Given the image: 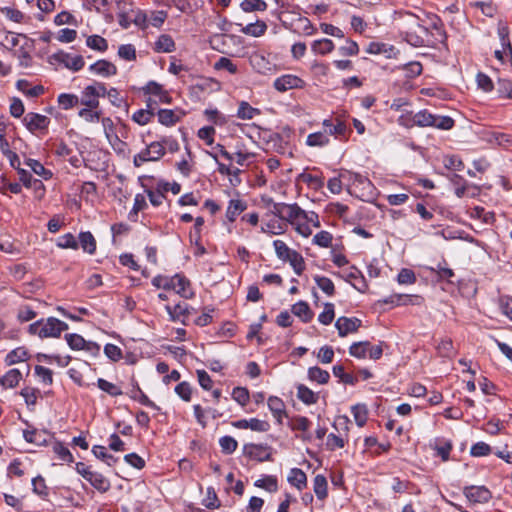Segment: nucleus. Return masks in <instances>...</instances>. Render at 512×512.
<instances>
[{
    "label": "nucleus",
    "instance_id": "obj_31",
    "mask_svg": "<svg viewBox=\"0 0 512 512\" xmlns=\"http://www.w3.org/2000/svg\"><path fill=\"white\" fill-rule=\"evenodd\" d=\"M351 413L359 427H363L368 419V408L366 404L358 403L351 407Z\"/></svg>",
    "mask_w": 512,
    "mask_h": 512
},
{
    "label": "nucleus",
    "instance_id": "obj_34",
    "mask_svg": "<svg viewBox=\"0 0 512 512\" xmlns=\"http://www.w3.org/2000/svg\"><path fill=\"white\" fill-rule=\"evenodd\" d=\"M79 243L85 252L89 254L95 253L96 240L90 231L80 232Z\"/></svg>",
    "mask_w": 512,
    "mask_h": 512
},
{
    "label": "nucleus",
    "instance_id": "obj_26",
    "mask_svg": "<svg viewBox=\"0 0 512 512\" xmlns=\"http://www.w3.org/2000/svg\"><path fill=\"white\" fill-rule=\"evenodd\" d=\"M88 482L101 493L107 492L111 487L110 481L98 472H93Z\"/></svg>",
    "mask_w": 512,
    "mask_h": 512
},
{
    "label": "nucleus",
    "instance_id": "obj_6",
    "mask_svg": "<svg viewBox=\"0 0 512 512\" xmlns=\"http://www.w3.org/2000/svg\"><path fill=\"white\" fill-rule=\"evenodd\" d=\"M306 85L300 77L292 74H285L275 79L273 87L279 92H286L290 89H302Z\"/></svg>",
    "mask_w": 512,
    "mask_h": 512
},
{
    "label": "nucleus",
    "instance_id": "obj_64",
    "mask_svg": "<svg viewBox=\"0 0 512 512\" xmlns=\"http://www.w3.org/2000/svg\"><path fill=\"white\" fill-rule=\"evenodd\" d=\"M333 240V236L328 231H320L313 237V243L322 247L328 248L331 246Z\"/></svg>",
    "mask_w": 512,
    "mask_h": 512
},
{
    "label": "nucleus",
    "instance_id": "obj_35",
    "mask_svg": "<svg viewBox=\"0 0 512 512\" xmlns=\"http://www.w3.org/2000/svg\"><path fill=\"white\" fill-rule=\"evenodd\" d=\"M411 298H412V296H410V295L395 294V295L386 297L384 299L378 300L377 304H379V305L387 304V305H390L391 307L398 306V305H407L408 303H412Z\"/></svg>",
    "mask_w": 512,
    "mask_h": 512
},
{
    "label": "nucleus",
    "instance_id": "obj_51",
    "mask_svg": "<svg viewBox=\"0 0 512 512\" xmlns=\"http://www.w3.org/2000/svg\"><path fill=\"white\" fill-rule=\"evenodd\" d=\"M312 49L321 55L328 54L333 51L334 43L328 38L316 40L312 44Z\"/></svg>",
    "mask_w": 512,
    "mask_h": 512
},
{
    "label": "nucleus",
    "instance_id": "obj_62",
    "mask_svg": "<svg viewBox=\"0 0 512 512\" xmlns=\"http://www.w3.org/2000/svg\"><path fill=\"white\" fill-rule=\"evenodd\" d=\"M78 242L72 233H66L58 238L57 246L62 249H77Z\"/></svg>",
    "mask_w": 512,
    "mask_h": 512
},
{
    "label": "nucleus",
    "instance_id": "obj_58",
    "mask_svg": "<svg viewBox=\"0 0 512 512\" xmlns=\"http://www.w3.org/2000/svg\"><path fill=\"white\" fill-rule=\"evenodd\" d=\"M334 316V304L327 302L324 304V310L318 316V321L323 325H329L332 323Z\"/></svg>",
    "mask_w": 512,
    "mask_h": 512
},
{
    "label": "nucleus",
    "instance_id": "obj_57",
    "mask_svg": "<svg viewBox=\"0 0 512 512\" xmlns=\"http://www.w3.org/2000/svg\"><path fill=\"white\" fill-rule=\"evenodd\" d=\"M65 340L67 341L70 349L79 351L85 347L86 340L77 333H70L65 335Z\"/></svg>",
    "mask_w": 512,
    "mask_h": 512
},
{
    "label": "nucleus",
    "instance_id": "obj_36",
    "mask_svg": "<svg viewBox=\"0 0 512 512\" xmlns=\"http://www.w3.org/2000/svg\"><path fill=\"white\" fill-rule=\"evenodd\" d=\"M448 179L455 186V195L458 198L464 197L468 186L467 181L461 175L456 173L449 175Z\"/></svg>",
    "mask_w": 512,
    "mask_h": 512
},
{
    "label": "nucleus",
    "instance_id": "obj_56",
    "mask_svg": "<svg viewBox=\"0 0 512 512\" xmlns=\"http://www.w3.org/2000/svg\"><path fill=\"white\" fill-rule=\"evenodd\" d=\"M401 69L405 72L406 78H415L422 73L423 67L419 61H411L404 64Z\"/></svg>",
    "mask_w": 512,
    "mask_h": 512
},
{
    "label": "nucleus",
    "instance_id": "obj_22",
    "mask_svg": "<svg viewBox=\"0 0 512 512\" xmlns=\"http://www.w3.org/2000/svg\"><path fill=\"white\" fill-rule=\"evenodd\" d=\"M252 67L261 74H267L272 70L271 63L259 53H255L250 57Z\"/></svg>",
    "mask_w": 512,
    "mask_h": 512
},
{
    "label": "nucleus",
    "instance_id": "obj_30",
    "mask_svg": "<svg viewBox=\"0 0 512 512\" xmlns=\"http://www.w3.org/2000/svg\"><path fill=\"white\" fill-rule=\"evenodd\" d=\"M130 397L131 399L138 401L140 404L146 407L157 411L160 410V407L149 399V397L141 390L138 384H136L135 389L131 391Z\"/></svg>",
    "mask_w": 512,
    "mask_h": 512
},
{
    "label": "nucleus",
    "instance_id": "obj_49",
    "mask_svg": "<svg viewBox=\"0 0 512 512\" xmlns=\"http://www.w3.org/2000/svg\"><path fill=\"white\" fill-rule=\"evenodd\" d=\"M221 451L225 455H231L238 447V442L232 436H223L219 439Z\"/></svg>",
    "mask_w": 512,
    "mask_h": 512
},
{
    "label": "nucleus",
    "instance_id": "obj_54",
    "mask_svg": "<svg viewBox=\"0 0 512 512\" xmlns=\"http://www.w3.org/2000/svg\"><path fill=\"white\" fill-rule=\"evenodd\" d=\"M314 281L317 286L328 296H332L335 293V286L332 280L325 276L316 275Z\"/></svg>",
    "mask_w": 512,
    "mask_h": 512
},
{
    "label": "nucleus",
    "instance_id": "obj_52",
    "mask_svg": "<svg viewBox=\"0 0 512 512\" xmlns=\"http://www.w3.org/2000/svg\"><path fill=\"white\" fill-rule=\"evenodd\" d=\"M143 150H148V157L151 158L150 161H158L165 155V149L158 141L151 142Z\"/></svg>",
    "mask_w": 512,
    "mask_h": 512
},
{
    "label": "nucleus",
    "instance_id": "obj_45",
    "mask_svg": "<svg viewBox=\"0 0 512 512\" xmlns=\"http://www.w3.org/2000/svg\"><path fill=\"white\" fill-rule=\"evenodd\" d=\"M86 45L93 50L105 52L108 49V42L100 35H91L86 40Z\"/></svg>",
    "mask_w": 512,
    "mask_h": 512
},
{
    "label": "nucleus",
    "instance_id": "obj_38",
    "mask_svg": "<svg viewBox=\"0 0 512 512\" xmlns=\"http://www.w3.org/2000/svg\"><path fill=\"white\" fill-rule=\"evenodd\" d=\"M52 450L62 461H65L67 463H71L74 461L73 455L61 441L55 440L52 445Z\"/></svg>",
    "mask_w": 512,
    "mask_h": 512
},
{
    "label": "nucleus",
    "instance_id": "obj_43",
    "mask_svg": "<svg viewBox=\"0 0 512 512\" xmlns=\"http://www.w3.org/2000/svg\"><path fill=\"white\" fill-rule=\"evenodd\" d=\"M332 372L335 377L339 378L340 382L348 385H355L358 381L357 377L350 373H346L342 365H334Z\"/></svg>",
    "mask_w": 512,
    "mask_h": 512
},
{
    "label": "nucleus",
    "instance_id": "obj_19",
    "mask_svg": "<svg viewBox=\"0 0 512 512\" xmlns=\"http://www.w3.org/2000/svg\"><path fill=\"white\" fill-rule=\"evenodd\" d=\"M45 435L52 436L48 431H38L37 429L33 430H24L23 437L24 439L36 445H47V439L44 437Z\"/></svg>",
    "mask_w": 512,
    "mask_h": 512
},
{
    "label": "nucleus",
    "instance_id": "obj_55",
    "mask_svg": "<svg viewBox=\"0 0 512 512\" xmlns=\"http://www.w3.org/2000/svg\"><path fill=\"white\" fill-rule=\"evenodd\" d=\"M202 504L207 509H217L221 506L217 493L213 487H208L206 497L202 500Z\"/></svg>",
    "mask_w": 512,
    "mask_h": 512
},
{
    "label": "nucleus",
    "instance_id": "obj_53",
    "mask_svg": "<svg viewBox=\"0 0 512 512\" xmlns=\"http://www.w3.org/2000/svg\"><path fill=\"white\" fill-rule=\"evenodd\" d=\"M97 386L99 389L106 392L107 394H109L112 397L120 396L123 394L120 387H118L117 385H115L103 378H99L97 380Z\"/></svg>",
    "mask_w": 512,
    "mask_h": 512
},
{
    "label": "nucleus",
    "instance_id": "obj_11",
    "mask_svg": "<svg viewBox=\"0 0 512 512\" xmlns=\"http://www.w3.org/2000/svg\"><path fill=\"white\" fill-rule=\"evenodd\" d=\"M89 70L103 77H110L117 74V67L108 60L101 59L89 66Z\"/></svg>",
    "mask_w": 512,
    "mask_h": 512
},
{
    "label": "nucleus",
    "instance_id": "obj_37",
    "mask_svg": "<svg viewBox=\"0 0 512 512\" xmlns=\"http://www.w3.org/2000/svg\"><path fill=\"white\" fill-rule=\"evenodd\" d=\"M329 142H330V139H329L327 133H325V131L310 133L306 139V144L311 147H316V146L323 147V146L328 145Z\"/></svg>",
    "mask_w": 512,
    "mask_h": 512
},
{
    "label": "nucleus",
    "instance_id": "obj_40",
    "mask_svg": "<svg viewBox=\"0 0 512 512\" xmlns=\"http://www.w3.org/2000/svg\"><path fill=\"white\" fill-rule=\"evenodd\" d=\"M81 104L90 108V109H97L99 106V100L94 95V90L90 89L89 86L85 87L82 91V96L80 100Z\"/></svg>",
    "mask_w": 512,
    "mask_h": 512
},
{
    "label": "nucleus",
    "instance_id": "obj_23",
    "mask_svg": "<svg viewBox=\"0 0 512 512\" xmlns=\"http://www.w3.org/2000/svg\"><path fill=\"white\" fill-rule=\"evenodd\" d=\"M313 490L319 500H323L328 495V483L324 475L318 474L314 477Z\"/></svg>",
    "mask_w": 512,
    "mask_h": 512
},
{
    "label": "nucleus",
    "instance_id": "obj_44",
    "mask_svg": "<svg viewBox=\"0 0 512 512\" xmlns=\"http://www.w3.org/2000/svg\"><path fill=\"white\" fill-rule=\"evenodd\" d=\"M267 6L268 5L264 0H243L240 3V8L246 13L254 11H265Z\"/></svg>",
    "mask_w": 512,
    "mask_h": 512
},
{
    "label": "nucleus",
    "instance_id": "obj_32",
    "mask_svg": "<svg viewBox=\"0 0 512 512\" xmlns=\"http://www.w3.org/2000/svg\"><path fill=\"white\" fill-rule=\"evenodd\" d=\"M267 25L262 20H257L255 23H250L241 28V32L253 37H260L265 34Z\"/></svg>",
    "mask_w": 512,
    "mask_h": 512
},
{
    "label": "nucleus",
    "instance_id": "obj_61",
    "mask_svg": "<svg viewBox=\"0 0 512 512\" xmlns=\"http://www.w3.org/2000/svg\"><path fill=\"white\" fill-rule=\"evenodd\" d=\"M154 117V112L145 109H139L132 115V120L137 124L144 126L151 122Z\"/></svg>",
    "mask_w": 512,
    "mask_h": 512
},
{
    "label": "nucleus",
    "instance_id": "obj_25",
    "mask_svg": "<svg viewBox=\"0 0 512 512\" xmlns=\"http://www.w3.org/2000/svg\"><path fill=\"white\" fill-rule=\"evenodd\" d=\"M297 398L306 405H312L318 401V395L304 384L297 385Z\"/></svg>",
    "mask_w": 512,
    "mask_h": 512
},
{
    "label": "nucleus",
    "instance_id": "obj_10",
    "mask_svg": "<svg viewBox=\"0 0 512 512\" xmlns=\"http://www.w3.org/2000/svg\"><path fill=\"white\" fill-rule=\"evenodd\" d=\"M174 287L172 289L181 297L185 299H191L194 297V292L191 289L190 280L181 273L173 275Z\"/></svg>",
    "mask_w": 512,
    "mask_h": 512
},
{
    "label": "nucleus",
    "instance_id": "obj_48",
    "mask_svg": "<svg viewBox=\"0 0 512 512\" xmlns=\"http://www.w3.org/2000/svg\"><path fill=\"white\" fill-rule=\"evenodd\" d=\"M297 182L302 181L312 186L314 189H320L324 186V181L322 177L317 175L307 174L305 172L300 173L296 179Z\"/></svg>",
    "mask_w": 512,
    "mask_h": 512
},
{
    "label": "nucleus",
    "instance_id": "obj_14",
    "mask_svg": "<svg viewBox=\"0 0 512 512\" xmlns=\"http://www.w3.org/2000/svg\"><path fill=\"white\" fill-rule=\"evenodd\" d=\"M267 405L273 416L279 424L282 423V417L286 416L285 404L283 400L277 396H270Z\"/></svg>",
    "mask_w": 512,
    "mask_h": 512
},
{
    "label": "nucleus",
    "instance_id": "obj_50",
    "mask_svg": "<svg viewBox=\"0 0 512 512\" xmlns=\"http://www.w3.org/2000/svg\"><path fill=\"white\" fill-rule=\"evenodd\" d=\"M57 101L63 110H69L79 103V98L75 94L62 93L58 96Z\"/></svg>",
    "mask_w": 512,
    "mask_h": 512
},
{
    "label": "nucleus",
    "instance_id": "obj_24",
    "mask_svg": "<svg viewBox=\"0 0 512 512\" xmlns=\"http://www.w3.org/2000/svg\"><path fill=\"white\" fill-rule=\"evenodd\" d=\"M154 50L156 52L169 53L175 50V42L168 34H162L155 42Z\"/></svg>",
    "mask_w": 512,
    "mask_h": 512
},
{
    "label": "nucleus",
    "instance_id": "obj_20",
    "mask_svg": "<svg viewBox=\"0 0 512 512\" xmlns=\"http://www.w3.org/2000/svg\"><path fill=\"white\" fill-rule=\"evenodd\" d=\"M22 379L21 372L16 369H10L0 378V385L3 388H14L18 385L19 381Z\"/></svg>",
    "mask_w": 512,
    "mask_h": 512
},
{
    "label": "nucleus",
    "instance_id": "obj_8",
    "mask_svg": "<svg viewBox=\"0 0 512 512\" xmlns=\"http://www.w3.org/2000/svg\"><path fill=\"white\" fill-rule=\"evenodd\" d=\"M400 34L412 28L419 27L420 18L408 11L397 12L394 18Z\"/></svg>",
    "mask_w": 512,
    "mask_h": 512
},
{
    "label": "nucleus",
    "instance_id": "obj_63",
    "mask_svg": "<svg viewBox=\"0 0 512 512\" xmlns=\"http://www.w3.org/2000/svg\"><path fill=\"white\" fill-rule=\"evenodd\" d=\"M491 452H492L491 446L489 444L485 443V442H482V441L473 444L471 449H470V454L473 457L487 456Z\"/></svg>",
    "mask_w": 512,
    "mask_h": 512
},
{
    "label": "nucleus",
    "instance_id": "obj_46",
    "mask_svg": "<svg viewBox=\"0 0 512 512\" xmlns=\"http://www.w3.org/2000/svg\"><path fill=\"white\" fill-rule=\"evenodd\" d=\"M368 347H370L369 341L354 342L349 347V354L355 358L363 359L366 357Z\"/></svg>",
    "mask_w": 512,
    "mask_h": 512
},
{
    "label": "nucleus",
    "instance_id": "obj_16",
    "mask_svg": "<svg viewBox=\"0 0 512 512\" xmlns=\"http://www.w3.org/2000/svg\"><path fill=\"white\" fill-rule=\"evenodd\" d=\"M287 480L299 491L303 490L307 486V476L305 472L300 468H292L289 472Z\"/></svg>",
    "mask_w": 512,
    "mask_h": 512
},
{
    "label": "nucleus",
    "instance_id": "obj_60",
    "mask_svg": "<svg viewBox=\"0 0 512 512\" xmlns=\"http://www.w3.org/2000/svg\"><path fill=\"white\" fill-rule=\"evenodd\" d=\"M267 144H272V147L276 152L284 154L288 142L284 141L283 137L279 133H273L270 135Z\"/></svg>",
    "mask_w": 512,
    "mask_h": 512
},
{
    "label": "nucleus",
    "instance_id": "obj_1",
    "mask_svg": "<svg viewBox=\"0 0 512 512\" xmlns=\"http://www.w3.org/2000/svg\"><path fill=\"white\" fill-rule=\"evenodd\" d=\"M69 326L66 322L56 318L48 317L46 319L41 318L28 326V333L30 335L38 336L41 339L44 338H59L61 333L68 330Z\"/></svg>",
    "mask_w": 512,
    "mask_h": 512
},
{
    "label": "nucleus",
    "instance_id": "obj_33",
    "mask_svg": "<svg viewBox=\"0 0 512 512\" xmlns=\"http://www.w3.org/2000/svg\"><path fill=\"white\" fill-rule=\"evenodd\" d=\"M323 126L325 127V133L329 135L345 136L347 131L346 124L341 120H337V123L333 124L330 119H325Z\"/></svg>",
    "mask_w": 512,
    "mask_h": 512
},
{
    "label": "nucleus",
    "instance_id": "obj_17",
    "mask_svg": "<svg viewBox=\"0 0 512 512\" xmlns=\"http://www.w3.org/2000/svg\"><path fill=\"white\" fill-rule=\"evenodd\" d=\"M158 122L164 126H174L181 120L180 115H177L172 109H159L157 111Z\"/></svg>",
    "mask_w": 512,
    "mask_h": 512
},
{
    "label": "nucleus",
    "instance_id": "obj_29",
    "mask_svg": "<svg viewBox=\"0 0 512 512\" xmlns=\"http://www.w3.org/2000/svg\"><path fill=\"white\" fill-rule=\"evenodd\" d=\"M261 111L258 108L252 107L248 102L241 101L238 107L236 116L242 120H251L255 116L260 115Z\"/></svg>",
    "mask_w": 512,
    "mask_h": 512
},
{
    "label": "nucleus",
    "instance_id": "obj_59",
    "mask_svg": "<svg viewBox=\"0 0 512 512\" xmlns=\"http://www.w3.org/2000/svg\"><path fill=\"white\" fill-rule=\"evenodd\" d=\"M32 487V490L35 494L39 495L43 499H46L48 496V488L42 476L38 475L32 479Z\"/></svg>",
    "mask_w": 512,
    "mask_h": 512
},
{
    "label": "nucleus",
    "instance_id": "obj_21",
    "mask_svg": "<svg viewBox=\"0 0 512 512\" xmlns=\"http://www.w3.org/2000/svg\"><path fill=\"white\" fill-rule=\"evenodd\" d=\"M307 377L310 381L321 385L327 384L330 380L329 372L318 366L310 367L307 371Z\"/></svg>",
    "mask_w": 512,
    "mask_h": 512
},
{
    "label": "nucleus",
    "instance_id": "obj_15",
    "mask_svg": "<svg viewBox=\"0 0 512 512\" xmlns=\"http://www.w3.org/2000/svg\"><path fill=\"white\" fill-rule=\"evenodd\" d=\"M247 209V203L239 199H231L229 201L226 218L229 222H234L236 218Z\"/></svg>",
    "mask_w": 512,
    "mask_h": 512
},
{
    "label": "nucleus",
    "instance_id": "obj_9",
    "mask_svg": "<svg viewBox=\"0 0 512 512\" xmlns=\"http://www.w3.org/2000/svg\"><path fill=\"white\" fill-rule=\"evenodd\" d=\"M362 321L357 317L341 316L335 322V327L340 337H345L349 333L357 332L361 327Z\"/></svg>",
    "mask_w": 512,
    "mask_h": 512
},
{
    "label": "nucleus",
    "instance_id": "obj_39",
    "mask_svg": "<svg viewBox=\"0 0 512 512\" xmlns=\"http://www.w3.org/2000/svg\"><path fill=\"white\" fill-rule=\"evenodd\" d=\"M25 164L29 166L35 174L41 176L45 180H49L53 176V173L46 169L38 160L29 158L25 161Z\"/></svg>",
    "mask_w": 512,
    "mask_h": 512
},
{
    "label": "nucleus",
    "instance_id": "obj_4",
    "mask_svg": "<svg viewBox=\"0 0 512 512\" xmlns=\"http://www.w3.org/2000/svg\"><path fill=\"white\" fill-rule=\"evenodd\" d=\"M464 496L472 503H488L492 499V493L486 486H465Z\"/></svg>",
    "mask_w": 512,
    "mask_h": 512
},
{
    "label": "nucleus",
    "instance_id": "obj_41",
    "mask_svg": "<svg viewBox=\"0 0 512 512\" xmlns=\"http://www.w3.org/2000/svg\"><path fill=\"white\" fill-rule=\"evenodd\" d=\"M27 357L28 353L26 349L24 347H18L7 354L5 362L7 365L10 366L25 361Z\"/></svg>",
    "mask_w": 512,
    "mask_h": 512
},
{
    "label": "nucleus",
    "instance_id": "obj_13",
    "mask_svg": "<svg viewBox=\"0 0 512 512\" xmlns=\"http://www.w3.org/2000/svg\"><path fill=\"white\" fill-rule=\"evenodd\" d=\"M291 312L295 316L300 318V320L303 323H309L314 317V313L311 310L309 304L306 301H302V300H300L292 305Z\"/></svg>",
    "mask_w": 512,
    "mask_h": 512
},
{
    "label": "nucleus",
    "instance_id": "obj_27",
    "mask_svg": "<svg viewBox=\"0 0 512 512\" xmlns=\"http://www.w3.org/2000/svg\"><path fill=\"white\" fill-rule=\"evenodd\" d=\"M302 216H306V211L303 210L297 203L286 204L282 220L293 223L296 219H299Z\"/></svg>",
    "mask_w": 512,
    "mask_h": 512
},
{
    "label": "nucleus",
    "instance_id": "obj_18",
    "mask_svg": "<svg viewBox=\"0 0 512 512\" xmlns=\"http://www.w3.org/2000/svg\"><path fill=\"white\" fill-rule=\"evenodd\" d=\"M165 310L170 316V320L177 321L180 316H188L192 312H194V308L190 307L188 304H176L175 306L166 305Z\"/></svg>",
    "mask_w": 512,
    "mask_h": 512
},
{
    "label": "nucleus",
    "instance_id": "obj_5",
    "mask_svg": "<svg viewBox=\"0 0 512 512\" xmlns=\"http://www.w3.org/2000/svg\"><path fill=\"white\" fill-rule=\"evenodd\" d=\"M400 35L409 45L413 47H423L426 46L425 38L429 35V29L420 23L419 27L407 30Z\"/></svg>",
    "mask_w": 512,
    "mask_h": 512
},
{
    "label": "nucleus",
    "instance_id": "obj_3",
    "mask_svg": "<svg viewBox=\"0 0 512 512\" xmlns=\"http://www.w3.org/2000/svg\"><path fill=\"white\" fill-rule=\"evenodd\" d=\"M271 447L267 444L247 443L243 446V453L250 459L258 462L272 461Z\"/></svg>",
    "mask_w": 512,
    "mask_h": 512
},
{
    "label": "nucleus",
    "instance_id": "obj_7",
    "mask_svg": "<svg viewBox=\"0 0 512 512\" xmlns=\"http://www.w3.org/2000/svg\"><path fill=\"white\" fill-rule=\"evenodd\" d=\"M25 127L31 133L37 130H47L50 124V119L42 114L29 112L23 118Z\"/></svg>",
    "mask_w": 512,
    "mask_h": 512
},
{
    "label": "nucleus",
    "instance_id": "obj_2",
    "mask_svg": "<svg viewBox=\"0 0 512 512\" xmlns=\"http://www.w3.org/2000/svg\"><path fill=\"white\" fill-rule=\"evenodd\" d=\"M50 60L62 64L65 68L74 72L80 71L85 65L84 58L81 55L71 56V54L63 50L52 54Z\"/></svg>",
    "mask_w": 512,
    "mask_h": 512
},
{
    "label": "nucleus",
    "instance_id": "obj_42",
    "mask_svg": "<svg viewBox=\"0 0 512 512\" xmlns=\"http://www.w3.org/2000/svg\"><path fill=\"white\" fill-rule=\"evenodd\" d=\"M254 485L258 488L265 489L270 493L276 492L278 490L277 478L272 475H267L261 479L256 480Z\"/></svg>",
    "mask_w": 512,
    "mask_h": 512
},
{
    "label": "nucleus",
    "instance_id": "obj_12",
    "mask_svg": "<svg viewBox=\"0 0 512 512\" xmlns=\"http://www.w3.org/2000/svg\"><path fill=\"white\" fill-rule=\"evenodd\" d=\"M427 269L436 274L437 281H446L447 283L452 284V278L455 276L454 271L448 267L447 261L443 259L441 262L437 264L436 267H427Z\"/></svg>",
    "mask_w": 512,
    "mask_h": 512
},
{
    "label": "nucleus",
    "instance_id": "obj_28",
    "mask_svg": "<svg viewBox=\"0 0 512 512\" xmlns=\"http://www.w3.org/2000/svg\"><path fill=\"white\" fill-rule=\"evenodd\" d=\"M435 115L424 109L413 116V124L419 127H433Z\"/></svg>",
    "mask_w": 512,
    "mask_h": 512
},
{
    "label": "nucleus",
    "instance_id": "obj_47",
    "mask_svg": "<svg viewBox=\"0 0 512 512\" xmlns=\"http://www.w3.org/2000/svg\"><path fill=\"white\" fill-rule=\"evenodd\" d=\"M292 266L294 272L297 275H301L305 269V262L300 253H298L296 250L293 251V253H290L289 258L286 259Z\"/></svg>",
    "mask_w": 512,
    "mask_h": 512
}]
</instances>
